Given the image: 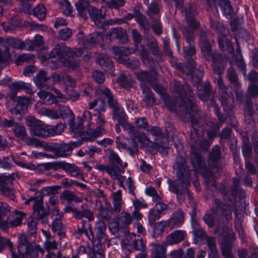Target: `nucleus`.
Wrapping results in <instances>:
<instances>
[{
	"label": "nucleus",
	"instance_id": "obj_7",
	"mask_svg": "<svg viewBox=\"0 0 258 258\" xmlns=\"http://www.w3.org/2000/svg\"><path fill=\"white\" fill-rule=\"evenodd\" d=\"M258 95V85H251L248 87L246 101V107L244 110V121L246 123L251 124L254 122L255 110H258V104L251 100V98Z\"/></svg>",
	"mask_w": 258,
	"mask_h": 258
},
{
	"label": "nucleus",
	"instance_id": "obj_47",
	"mask_svg": "<svg viewBox=\"0 0 258 258\" xmlns=\"http://www.w3.org/2000/svg\"><path fill=\"white\" fill-rule=\"evenodd\" d=\"M29 102V100L28 98L26 97H19L16 104L14 107L22 113H24L28 108Z\"/></svg>",
	"mask_w": 258,
	"mask_h": 258
},
{
	"label": "nucleus",
	"instance_id": "obj_56",
	"mask_svg": "<svg viewBox=\"0 0 258 258\" xmlns=\"http://www.w3.org/2000/svg\"><path fill=\"white\" fill-rule=\"evenodd\" d=\"M146 194L152 197V200L156 203L162 202V198L161 195L158 194L155 188L150 186L146 188Z\"/></svg>",
	"mask_w": 258,
	"mask_h": 258
},
{
	"label": "nucleus",
	"instance_id": "obj_17",
	"mask_svg": "<svg viewBox=\"0 0 258 258\" xmlns=\"http://www.w3.org/2000/svg\"><path fill=\"white\" fill-rule=\"evenodd\" d=\"M103 40V34L101 32H95L82 39L81 42L84 48L89 49L101 43Z\"/></svg>",
	"mask_w": 258,
	"mask_h": 258
},
{
	"label": "nucleus",
	"instance_id": "obj_20",
	"mask_svg": "<svg viewBox=\"0 0 258 258\" xmlns=\"http://www.w3.org/2000/svg\"><path fill=\"white\" fill-rule=\"evenodd\" d=\"M195 83L198 89V97L203 101H208L211 93V85L209 81H206L203 85Z\"/></svg>",
	"mask_w": 258,
	"mask_h": 258
},
{
	"label": "nucleus",
	"instance_id": "obj_46",
	"mask_svg": "<svg viewBox=\"0 0 258 258\" xmlns=\"http://www.w3.org/2000/svg\"><path fill=\"white\" fill-rule=\"evenodd\" d=\"M231 64L237 66L239 69L242 72L244 75L246 73V65L244 62L242 55H233L232 60L231 62Z\"/></svg>",
	"mask_w": 258,
	"mask_h": 258
},
{
	"label": "nucleus",
	"instance_id": "obj_55",
	"mask_svg": "<svg viewBox=\"0 0 258 258\" xmlns=\"http://www.w3.org/2000/svg\"><path fill=\"white\" fill-rule=\"evenodd\" d=\"M35 58V55L32 54H23L19 55L16 59L17 65H21L22 63L24 62L31 63L34 61Z\"/></svg>",
	"mask_w": 258,
	"mask_h": 258
},
{
	"label": "nucleus",
	"instance_id": "obj_36",
	"mask_svg": "<svg viewBox=\"0 0 258 258\" xmlns=\"http://www.w3.org/2000/svg\"><path fill=\"white\" fill-rule=\"evenodd\" d=\"M72 214L73 216L78 219H81L82 218L85 217L87 218L88 221L90 222L93 221L94 219L93 212L88 209L80 211L77 208H75Z\"/></svg>",
	"mask_w": 258,
	"mask_h": 258
},
{
	"label": "nucleus",
	"instance_id": "obj_16",
	"mask_svg": "<svg viewBox=\"0 0 258 258\" xmlns=\"http://www.w3.org/2000/svg\"><path fill=\"white\" fill-rule=\"evenodd\" d=\"M107 205H108L107 207H104L100 200L95 201V207L98 211L97 218L98 221L105 222L109 221L112 218L114 211L113 209L111 210L109 208L110 204L108 202H106V206Z\"/></svg>",
	"mask_w": 258,
	"mask_h": 258
},
{
	"label": "nucleus",
	"instance_id": "obj_3",
	"mask_svg": "<svg viewBox=\"0 0 258 258\" xmlns=\"http://www.w3.org/2000/svg\"><path fill=\"white\" fill-rule=\"evenodd\" d=\"M234 207L232 205L225 204L219 199L214 198L211 213L206 214L203 219L209 228L216 227V231L222 233L225 225L223 222V217L229 222L232 219V213Z\"/></svg>",
	"mask_w": 258,
	"mask_h": 258
},
{
	"label": "nucleus",
	"instance_id": "obj_45",
	"mask_svg": "<svg viewBox=\"0 0 258 258\" xmlns=\"http://www.w3.org/2000/svg\"><path fill=\"white\" fill-rule=\"evenodd\" d=\"M110 36L113 39L116 38L123 41L126 38V31L121 27L114 28L112 29Z\"/></svg>",
	"mask_w": 258,
	"mask_h": 258
},
{
	"label": "nucleus",
	"instance_id": "obj_34",
	"mask_svg": "<svg viewBox=\"0 0 258 258\" xmlns=\"http://www.w3.org/2000/svg\"><path fill=\"white\" fill-rule=\"evenodd\" d=\"M91 7L89 2L86 0H80L78 3H76V9L79 15L84 20L87 19V12L88 9Z\"/></svg>",
	"mask_w": 258,
	"mask_h": 258
},
{
	"label": "nucleus",
	"instance_id": "obj_53",
	"mask_svg": "<svg viewBox=\"0 0 258 258\" xmlns=\"http://www.w3.org/2000/svg\"><path fill=\"white\" fill-rule=\"evenodd\" d=\"M9 87L10 90V92L8 93V95L11 99L14 100L16 97L17 92L22 89L21 82H15L9 85Z\"/></svg>",
	"mask_w": 258,
	"mask_h": 258
},
{
	"label": "nucleus",
	"instance_id": "obj_32",
	"mask_svg": "<svg viewBox=\"0 0 258 258\" xmlns=\"http://www.w3.org/2000/svg\"><path fill=\"white\" fill-rule=\"evenodd\" d=\"M136 74L138 80L141 82V86L142 85H146V83H148L151 85L155 83V77L147 71H141L137 73Z\"/></svg>",
	"mask_w": 258,
	"mask_h": 258
},
{
	"label": "nucleus",
	"instance_id": "obj_10",
	"mask_svg": "<svg viewBox=\"0 0 258 258\" xmlns=\"http://www.w3.org/2000/svg\"><path fill=\"white\" fill-rule=\"evenodd\" d=\"M187 64L184 67L183 64H178L177 68L184 74L190 75L194 83L199 84L204 76V70L199 66L197 68L196 63L192 58H187Z\"/></svg>",
	"mask_w": 258,
	"mask_h": 258
},
{
	"label": "nucleus",
	"instance_id": "obj_54",
	"mask_svg": "<svg viewBox=\"0 0 258 258\" xmlns=\"http://www.w3.org/2000/svg\"><path fill=\"white\" fill-rule=\"evenodd\" d=\"M209 105L211 107L213 108L217 116L219 122L221 124L223 123L226 120V117L224 114L220 112L218 106L213 98L210 100Z\"/></svg>",
	"mask_w": 258,
	"mask_h": 258
},
{
	"label": "nucleus",
	"instance_id": "obj_6",
	"mask_svg": "<svg viewBox=\"0 0 258 258\" xmlns=\"http://www.w3.org/2000/svg\"><path fill=\"white\" fill-rule=\"evenodd\" d=\"M84 141H85L81 139V140L69 143H45L43 148L46 151L53 153L56 158H66L70 156L73 150L82 145Z\"/></svg>",
	"mask_w": 258,
	"mask_h": 258
},
{
	"label": "nucleus",
	"instance_id": "obj_63",
	"mask_svg": "<svg viewBox=\"0 0 258 258\" xmlns=\"http://www.w3.org/2000/svg\"><path fill=\"white\" fill-rule=\"evenodd\" d=\"M64 125L61 123H57L55 126L49 128V136L60 135L63 131Z\"/></svg>",
	"mask_w": 258,
	"mask_h": 258
},
{
	"label": "nucleus",
	"instance_id": "obj_14",
	"mask_svg": "<svg viewBox=\"0 0 258 258\" xmlns=\"http://www.w3.org/2000/svg\"><path fill=\"white\" fill-rule=\"evenodd\" d=\"M17 175L13 174L9 176L0 175V191L2 194L11 200H14L15 195L14 190L10 187L12 181Z\"/></svg>",
	"mask_w": 258,
	"mask_h": 258
},
{
	"label": "nucleus",
	"instance_id": "obj_12",
	"mask_svg": "<svg viewBox=\"0 0 258 258\" xmlns=\"http://www.w3.org/2000/svg\"><path fill=\"white\" fill-rule=\"evenodd\" d=\"M221 235L224 240L221 245V251L225 258H234L232 252L233 243L235 240V234L231 231L229 226H225Z\"/></svg>",
	"mask_w": 258,
	"mask_h": 258
},
{
	"label": "nucleus",
	"instance_id": "obj_42",
	"mask_svg": "<svg viewBox=\"0 0 258 258\" xmlns=\"http://www.w3.org/2000/svg\"><path fill=\"white\" fill-rule=\"evenodd\" d=\"M233 185L231 188V194L233 196H238L240 199H244L245 192L239 185V180L237 178L233 179Z\"/></svg>",
	"mask_w": 258,
	"mask_h": 258
},
{
	"label": "nucleus",
	"instance_id": "obj_48",
	"mask_svg": "<svg viewBox=\"0 0 258 258\" xmlns=\"http://www.w3.org/2000/svg\"><path fill=\"white\" fill-rule=\"evenodd\" d=\"M118 82L120 86L129 90L133 86V80L131 77H128L124 74H121L118 78Z\"/></svg>",
	"mask_w": 258,
	"mask_h": 258
},
{
	"label": "nucleus",
	"instance_id": "obj_41",
	"mask_svg": "<svg viewBox=\"0 0 258 258\" xmlns=\"http://www.w3.org/2000/svg\"><path fill=\"white\" fill-rule=\"evenodd\" d=\"M210 24L211 28L218 33L219 35L229 33L228 29H227L225 26L220 23L219 21L218 20H215L214 19L210 18Z\"/></svg>",
	"mask_w": 258,
	"mask_h": 258
},
{
	"label": "nucleus",
	"instance_id": "obj_60",
	"mask_svg": "<svg viewBox=\"0 0 258 258\" xmlns=\"http://www.w3.org/2000/svg\"><path fill=\"white\" fill-rule=\"evenodd\" d=\"M63 13L66 16L71 15L72 9L68 0H58Z\"/></svg>",
	"mask_w": 258,
	"mask_h": 258
},
{
	"label": "nucleus",
	"instance_id": "obj_11",
	"mask_svg": "<svg viewBox=\"0 0 258 258\" xmlns=\"http://www.w3.org/2000/svg\"><path fill=\"white\" fill-rule=\"evenodd\" d=\"M108 159L110 164L109 165L114 168L118 169V185L120 187L125 188L124 185L125 177L121 175V173H123L124 171L123 168L127 166V164L126 162L123 163L118 155L113 150L108 149Z\"/></svg>",
	"mask_w": 258,
	"mask_h": 258
},
{
	"label": "nucleus",
	"instance_id": "obj_57",
	"mask_svg": "<svg viewBox=\"0 0 258 258\" xmlns=\"http://www.w3.org/2000/svg\"><path fill=\"white\" fill-rule=\"evenodd\" d=\"M206 242L209 249V255H214L217 253L215 238L212 236L208 237Z\"/></svg>",
	"mask_w": 258,
	"mask_h": 258
},
{
	"label": "nucleus",
	"instance_id": "obj_37",
	"mask_svg": "<svg viewBox=\"0 0 258 258\" xmlns=\"http://www.w3.org/2000/svg\"><path fill=\"white\" fill-rule=\"evenodd\" d=\"M141 88L143 94L145 95L143 101L147 106H151L155 104L156 99L153 96V93L151 92L149 87L146 85H142Z\"/></svg>",
	"mask_w": 258,
	"mask_h": 258
},
{
	"label": "nucleus",
	"instance_id": "obj_64",
	"mask_svg": "<svg viewBox=\"0 0 258 258\" xmlns=\"http://www.w3.org/2000/svg\"><path fill=\"white\" fill-rule=\"evenodd\" d=\"M97 63L103 68V69L107 71L108 70L112 72L113 69V62L108 58L105 59H100L97 61Z\"/></svg>",
	"mask_w": 258,
	"mask_h": 258
},
{
	"label": "nucleus",
	"instance_id": "obj_8",
	"mask_svg": "<svg viewBox=\"0 0 258 258\" xmlns=\"http://www.w3.org/2000/svg\"><path fill=\"white\" fill-rule=\"evenodd\" d=\"M18 249L20 254L26 255L29 254L33 258L37 257L39 253L43 252V250L40 245L34 242H29L24 234H21L19 236Z\"/></svg>",
	"mask_w": 258,
	"mask_h": 258
},
{
	"label": "nucleus",
	"instance_id": "obj_2",
	"mask_svg": "<svg viewBox=\"0 0 258 258\" xmlns=\"http://www.w3.org/2000/svg\"><path fill=\"white\" fill-rule=\"evenodd\" d=\"M190 122L194 129V131L190 134V139L188 141L191 148L190 159L194 168L198 170L203 167V160L200 151L207 150L211 143L206 139H200L203 135L205 127L203 119L200 115L191 118Z\"/></svg>",
	"mask_w": 258,
	"mask_h": 258
},
{
	"label": "nucleus",
	"instance_id": "obj_39",
	"mask_svg": "<svg viewBox=\"0 0 258 258\" xmlns=\"http://www.w3.org/2000/svg\"><path fill=\"white\" fill-rule=\"evenodd\" d=\"M148 47L151 51L152 53L158 57L161 60V58L162 56V52L160 50L158 45V41L154 37H151L148 40V43L147 44Z\"/></svg>",
	"mask_w": 258,
	"mask_h": 258
},
{
	"label": "nucleus",
	"instance_id": "obj_28",
	"mask_svg": "<svg viewBox=\"0 0 258 258\" xmlns=\"http://www.w3.org/2000/svg\"><path fill=\"white\" fill-rule=\"evenodd\" d=\"M111 198L113 205V211L115 213L119 214L121 212L122 206L123 204L121 190H118L115 192H112Z\"/></svg>",
	"mask_w": 258,
	"mask_h": 258
},
{
	"label": "nucleus",
	"instance_id": "obj_18",
	"mask_svg": "<svg viewBox=\"0 0 258 258\" xmlns=\"http://www.w3.org/2000/svg\"><path fill=\"white\" fill-rule=\"evenodd\" d=\"M186 235L185 231L183 230H176L166 237V240L163 242L167 246L177 244L183 241Z\"/></svg>",
	"mask_w": 258,
	"mask_h": 258
},
{
	"label": "nucleus",
	"instance_id": "obj_9",
	"mask_svg": "<svg viewBox=\"0 0 258 258\" xmlns=\"http://www.w3.org/2000/svg\"><path fill=\"white\" fill-rule=\"evenodd\" d=\"M95 115L97 116L96 124L97 126L96 128L88 129L86 133L81 132L80 133L81 138L86 142L93 141L96 138L106 133V131L104 127L106 122L104 115L100 112H98Z\"/></svg>",
	"mask_w": 258,
	"mask_h": 258
},
{
	"label": "nucleus",
	"instance_id": "obj_50",
	"mask_svg": "<svg viewBox=\"0 0 258 258\" xmlns=\"http://www.w3.org/2000/svg\"><path fill=\"white\" fill-rule=\"evenodd\" d=\"M154 225V234L153 236L156 237L162 234L164 231V228L166 226H168L167 221H161L155 223Z\"/></svg>",
	"mask_w": 258,
	"mask_h": 258
},
{
	"label": "nucleus",
	"instance_id": "obj_13",
	"mask_svg": "<svg viewBox=\"0 0 258 258\" xmlns=\"http://www.w3.org/2000/svg\"><path fill=\"white\" fill-rule=\"evenodd\" d=\"M26 124L31 127V133L33 136L46 137L49 136V127L42 121L34 117H30L26 120Z\"/></svg>",
	"mask_w": 258,
	"mask_h": 258
},
{
	"label": "nucleus",
	"instance_id": "obj_5",
	"mask_svg": "<svg viewBox=\"0 0 258 258\" xmlns=\"http://www.w3.org/2000/svg\"><path fill=\"white\" fill-rule=\"evenodd\" d=\"M76 53L62 43L56 45L48 54L49 58L57 59L69 70H75L80 66L79 60L75 57Z\"/></svg>",
	"mask_w": 258,
	"mask_h": 258
},
{
	"label": "nucleus",
	"instance_id": "obj_4",
	"mask_svg": "<svg viewBox=\"0 0 258 258\" xmlns=\"http://www.w3.org/2000/svg\"><path fill=\"white\" fill-rule=\"evenodd\" d=\"M176 171V175L180 181L182 188L175 181L168 180L169 190L176 195L178 203L182 204L184 201L186 192H187V186L190 184V174L186 164V158L184 154L179 155L174 166Z\"/></svg>",
	"mask_w": 258,
	"mask_h": 258
},
{
	"label": "nucleus",
	"instance_id": "obj_26",
	"mask_svg": "<svg viewBox=\"0 0 258 258\" xmlns=\"http://www.w3.org/2000/svg\"><path fill=\"white\" fill-rule=\"evenodd\" d=\"M184 214L182 210H178L173 213L172 217L167 222L171 229L179 227L183 223Z\"/></svg>",
	"mask_w": 258,
	"mask_h": 258
},
{
	"label": "nucleus",
	"instance_id": "obj_30",
	"mask_svg": "<svg viewBox=\"0 0 258 258\" xmlns=\"http://www.w3.org/2000/svg\"><path fill=\"white\" fill-rule=\"evenodd\" d=\"M152 246L151 258H167L166 248L167 246L164 242L162 244L153 243Z\"/></svg>",
	"mask_w": 258,
	"mask_h": 258
},
{
	"label": "nucleus",
	"instance_id": "obj_31",
	"mask_svg": "<svg viewBox=\"0 0 258 258\" xmlns=\"http://www.w3.org/2000/svg\"><path fill=\"white\" fill-rule=\"evenodd\" d=\"M49 77L46 75L44 70L39 71L37 75L33 78V81L37 88L42 89L48 85Z\"/></svg>",
	"mask_w": 258,
	"mask_h": 258
},
{
	"label": "nucleus",
	"instance_id": "obj_33",
	"mask_svg": "<svg viewBox=\"0 0 258 258\" xmlns=\"http://www.w3.org/2000/svg\"><path fill=\"white\" fill-rule=\"evenodd\" d=\"M88 14L91 20L96 25L100 24L102 23V21L104 19L102 11L96 9L94 6H91L89 9H88Z\"/></svg>",
	"mask_w": 258,
	"mask_h": 258
},
{
	"label": "nucleus",
	"instance_id": "obj_58",
	"mask_svg": "<svg viewBox=\"0 0 258 258\" xmlns=\"http://www.w3.org/2000/svg\"><path fill=\"white\" fill-rule=\"evenodd\" d=\"M136 21L145 32L148 31L150 27V23L144 15H139Z\"/></svg>",
	"mask_w": 258,
	"mask_h": 258
},
{
	"label": "nucleus",
	"instance_id": "obj_15",
	"mask_svg": "<svg viewBox=\"0 0 258 258\" xmlns=\"http://www.w3.org/2000/svg\"><path fill=\"white\" fill-rule=\"evenodd\" d=\"M34 213L33 216L36 220H40L44 225L48 223L49 210L45 209L43 206L42 201H35L33 206Z\"/></svg>",
	"mask_w": 258,
	"mask_h": 258
},
{
	"label": "nucleus",
	"instance_id": "obj_24",
	"mask_svg": "<svg viewBox=\"0 0 258 258\" xmlns=\"http://www.w3.org/2000/svg\"><path fill=\"white\" fill-rule=\"evenodd\" d=\"M61 169L64 170L73 177L81 178L83 180L81 169L74 164L62 161Z\"/></svg>",
	"mask_w": 258,
	"mask_h": 258
},
{
	"label": "nucleus",
	"instance_id": "obj_25",
	"mask_svg": "<svg viewBox=\"0 0 258 258\" xmlns=\"http://www.w3.org/2000/svg\"><path fill=\"white\" fill-rule=\"evenodd\" d=\"M106 227L105 222L98 221L96 223L95 228L96 236L100 245L101 244V243H104L107 239V236L105 233Z\"/></svg>",
	"mask_w": 258,
	"mask_h": 258
},
{
	"label": "nucleus",
	"instance_id": "obj_21",
	"mask_svg": "<svg viewBox=\"0 0 258 258\" xmlns=\"http://www.w3.org/2000/svg\"><path fill=\"white\" fill-rule=\"evenodd\" d=\"M139 53L143 63L147 65L151 70V72H155L156 63L152 56L150 55L148 50L144 45H141Z\"/></svg>",
	"mask_w": 258,
	"mask_h": 258
},
{
	"label": "nucleus",
	"instance_id": "obj_61",
	"mask_svg": "<svg viewBox=\"0 0 258 258\" xmlns=\"http://www.w3.org/2000/svg\"><path fill=\"white\" fill-rule=\"evenodd\" d=\"M62 161L49 162L43 164L40 166L45 170L53 169L56 170L61 168Z\"/></svg>",
	"mask_w": 258,
	"mask_h": 258
},
{
	"label": "nucleus",
	"instance_id": "obj_35",
	"mask_svg": "<svg viewBox=\"0 0 258 258\" xmlns=\"http://www.w3.org/2000/svg\"><path fill=\"white\" fill-rule=\"evenodd\" d=\"M59 199L61 201L67 202L68 203L72 202L77 203L82 202L81 198L78 197L73 191L69 190L63 191L60 195Z\"/></svg>",
	"mask_w": 258,
	"mask_h": 258
},
{
	"label": "nucleus",
	"instance_id": "obj_38",
	"mask_svg": "<svg viewBox=\"0 0 258 258\" xmlns=\"http://www.w3.org/2000/svg\"><path fill=\"white\" fill-rule=\"evenodd\" d=\"M219 95L221 105L225 111H230L233 105V98L228 92Z\"/></svg>",
	"mask_w": 258,
	"mask_h": 258
},
{
	"label": "nucleus",
	"instance_id": "obj_62",
	"mask_svg": "<svg viewBox=\"0 0 258 258\" xmlns=\"http://www.w3.org/2000/svg\"><path fill=\"white\" fill-rule=\"evenodd\" d=\"M38 113L40 115H45L52 118H56L58 116L56 111L45 107L40 108L38 110Z\"/></svg>",
	"mask_w": 258,
	"mask_h": 258
},
{
	"label": "nucleus",
	"instance_id": "obj_19",
	"mask_svg": "<svg viewBox=\"0 0 258 258\" xmlns=\"http://www.w3.org/2000/svg\"><path fill=\"white\" fill-rule=\"evenodd\" d=\"M227 64V59L218 54L212 60V68L215 73L220 75L224 72Z\"/></svg>",
	"mask_w": 258,
	"mask_h": 258
},
{
	"label": "nucleus",
	"instance_id": "obj_52",
	"mask_svg": "<svg viewBox=\"0 0 258 258\" xmlns=\"http://www.w3.org/2000/svg\"><path fill=\"white\" fill-rule=\"evenodd\" d=\"M13 132L15 136L21 139H24L27 135L25 127L18 123H16L13 128Z\"/></svg>",
	"mask_w": 258,
	"mask_h": 258
},
{
	"label": "nucleus",
	"instance_id": "obj_44",
	"mask_svg": "<svg viewBox=\"0 0 258 258\" xmlns=\"http://www.w3.org/2000/svg\"><path fill=\"white\" fill-rule=\"evenodd\" d=\"M219 5L224 15L230 17H232L233 10L229 0H219Z\"/></svg>",
	"mask_w": 258,
	"mask_h": 258
},
{
	"label": "nucleus",
	"instance_id": "obj_22",
	"mask_svg": "<svg viewBox=\"0 0 258 258\" xmlns=\"http://www.w3.org/2000/svg\"><path fill=\"white\" fill-rule=\"evenodd\" d=\"M221 152L220 149L218 146L214 147L212 149V152L210 154V161L212 167L217 169L218 173L219 174L221 172L222 164L220 161Z\"/></svg>",
	"mask_w": 258,
	"mask_h": 258
},
{
	"label": "nucleus",
	"instance_id": "obj_1",
	"mask_svg": "<svg viewBox=\"0 0 258 258\" xmlns=\"http://www.w3.org/2000/svg\"><path fill=\"white\" fill-rule=\"evenodd\" d=\"M170 89L176 100L166 99L165 103L168 109L174 111L180 117L191 120L194 116L200 115L197 107L195 103V97L190 86L185 84L181 85L173 80L170 84Z\"/></svg>",
	"mask_w": 258,
	"mask_h": 258
},
{
	"label": "nucleus",
	"instance_id": "obj_59",
	"mask_svg": "<svg viewBox=\"0 0 258 258\" xmlns=\"http://www.w3.org/2000/svg\"><path fill=\"white\" fill-rule=\"evenodd\" d=\"M198 14L197 7L195 4H188L185 8V18L195 17Z\"/></svg>",
	"mask_w": 258,
	"mask_h": 258
},
{
	"label": "nucleus",
	"instance_id": "obj_23",
	"mask_svg": "<svg viewBox=\"0 0 258 258\" xmlns=\"http://www.w3.org/2000/svg\"><path fill=\"white\" fill-rule=\"evenodd\" d=\"M109 107L112 109V119H116L119 122L126 120L127 117L122 108L117 101L112 102L109 104Z\"/></svg>",
	"mask_w": 258,
	"mask_h": 258
},
{
	"label": "nucleus",
	"instance_id": "obj_29",
	"mask_svg": "<svg viewBox=\"0 0 258 258\" xmlns=\"http://www.w3.org/2000/svg\"><path fill=\"white\" fill-rule=\"evenodd\" d=\"M96 93L100 98L103 99H106L108 104L116 101V99L114 98V95L109 89L104 86H99L96 90Z\"/></svg>",
	"mask_w": 258,
	"mask_h": 258
},
{
	"label": "nucleus",
	"instance_id": "obj_49",
	"mask_svg": "<svg viewBox=\"0 0 258 258\" xmlns=\"http://www.w3.org/2000/svg\"><path fill=\"white\" fill-rule=\"evenodd\" d=\"M201 51L203 56L208 61L212 60L218 53H214L211 48V45L201 46Z\"/></svg>",
	"mask_w": 258,
	"mask_h": 258
},
{
	"label": "nucleus",
	"instance_id": "obj_51",
	"mask_svg": "<svg viewBox=\"0 0 258 258\" xmlns=\"http://www.w3.org/2000/svg\"><path fill=\"white\" fill-rule=\"evenodd\" d=\"M33 15L40 20H43L46 15V9L44 5L39 4L33 10Z\"/></svg>",
	"mask_w": 258,
	"mask_h": 258
},
{
	"label": "nucleus",
	"instance_id": "obj_27",
	"mask_svg": "<svg viewBox=\"0 0 258 258\" xmlns=\"http://www.w3.org/2000/svg\"><path fill=\"white\" fill-rule=\"evenodd\" d=\"M226 77L233 88L237 89L241 87L238 74L233 67H230L227 70Z\"/></svg>",
	"mask_w": 258,
	"mask_h": 258
},
{
	"label": "nucleus",
	"instance_id": "obj_40",
	"mask_svg": "<svg viewBox=\"0 0 258 258\" xmlns=\"http://www.w3.org/2000/svg\"><path fill=\"white\" fill-rule=\"evenodd\" d=\"M96 168L99 171H105L113 179L118 181V169L114 168L112 166L108 165H104L102 164H98L95 166Z\"/></svg>",
	"mask_w": 258,
	"mask_h": 258
},
{
	"label": "nucleus",
	"instance_id": "obj_43",
	"mask_svg": "<svg viewBox=\"0 0 258 258\" xmlns=\"http://www.w3.org/2000/svg\"><path fill=\"white\" fill-rule=\"evenodd\" d=\"M25 215V214L23 213L15 211L14 214L8 218V223L12 227H16L20 225Z\"/></svg>",
	"mask_w": 258,
	"mask_h": 258
}]
</instances>
